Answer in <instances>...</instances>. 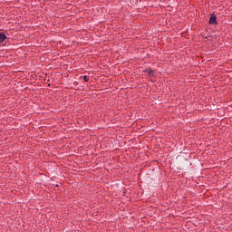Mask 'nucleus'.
Segmentation results:
<instances>
[{
  "mask_svg": "<svg viewBox=\"0 0 232 232\" xmlns=\"http://www.w3.org/2000/svg\"><path fill=\"white\" fill-rule=\"evenodd\" d=\"M84 77V80H86V76H83Z\"/></svg>",
  "mask_w": 232,
  "mask_h": 232,
  "instance_id": "20e7f679",
  "label": "nucleus"
},
{
  "mask_svg": "<svg viewBox=\"0 0 232 232\" xmlns=\"http://www.w3.org/2000/svg\"><path fill=\"white\" fill-rule=\"evenodd\" d=\"M209 24H217V16L215 14L210 15Z\"/></svg>",
  "mask_w": 232,
  "mask_h": 232,
  "instance_id": "f257e3e1",
  "label": "nucleus"
},
{
  "mask_svg": "<svg viewBox=\"0 0 232 232\" xmlns=\"http://www.w3.org/2000/svg\"><path fill=\"white\" fill-rule=\"evenodd\" d=\"M148 73H153V71H147Z\"/></svg>",
  "mask_w": 232,
  "mask_h": 232,
  "instance_id": "7ed1b4c3",
  "label": "nucleus"
},
{
  "mask_svg": "<svg viewBox=\"0 0 232 232\" xmlns=\"http://www.w3.org/2000/svg\"><path fill=\"white\" fill-rule=\"evenodd\" d=\"M6 41V34L0 33V43Z\"/></svg>",
  "mask_w": 232,
  "mask_h": 232,
  "instance_id": "f03ea898",
  "label": "nucleus"
}]
</instances>
